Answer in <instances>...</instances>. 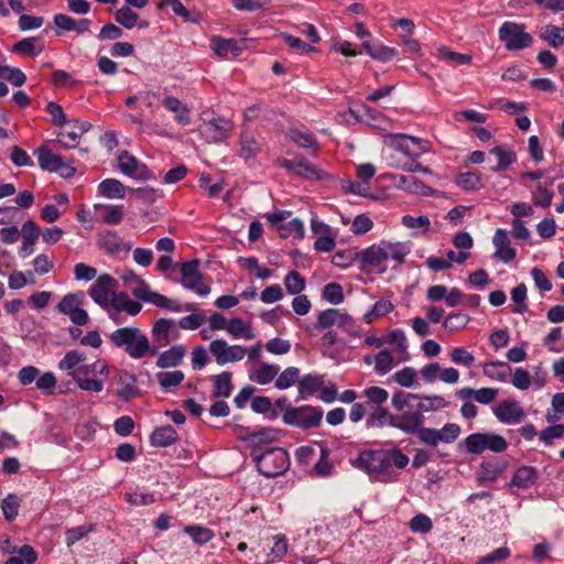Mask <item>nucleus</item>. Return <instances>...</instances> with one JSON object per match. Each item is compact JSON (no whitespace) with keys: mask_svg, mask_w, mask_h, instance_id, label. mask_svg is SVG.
<instances>
[{"mask_svg":"<svg viewBox=\"0 0 564 564\" xmlns=\"http://www.w3.org/2000/svg\"><path fill=\"white\" fill-rule=\"evenodd\" d=\"M456 397L462 401H470L475 400L476 402L480 404H490L492 403L498 395V389L496 388H480L478 390H475L469 387H465L462 389H458L455 392Z\"/></svg>","mask_w":564,"mask_h":564,"instance_id":"22","label":"nucleus"},{"mask_svg":"<svg viewBox=\"0 0 564 564\" xmlns=\"http://www.w3.org/2000/svg\"><path fill=\"white\" fill-rule=\"evenodd\" d=\"M110 306L116 312H126L131 316L138 315L142 308V305L139 302L131 300L130 296L124 292H116L110 303Z\"/></svg>","mask_w":564,"mask_h":564,"instance_id":"30","label":"nucleus"},{"mask_svg":"<svg viewBox=\"0 0 564 564\" xmlns=\"http://www.w3.org/2000/svg\"><path fill=\"white\" fill-rule=\"evenodd\" d=\"M341 311L337 308H328L318 314L317 328L326 329L333 326L338 327Z\"/></svg>","mask_w":564,"mask_h":564,"instance_id":"51","label":"nucleus"},{"mask_svg":"<svg viewBox=\"0 0 564 564\" xmlns=\"http://www.w3.org/2000/svg\"><path fill=\"white\" fill-rule=\"evenodd\" d=\"M359 260L368 273H382L386 271L388 260L387 247L373 245L359 253Z\"/></svg>","mask_w":564,"mask_h":564,"instance_id":"14","label":"nucleus"},{"mask_svg":"<svg viewBox=\"0 0 564 564\" xmlns=\"http://www.w3.org/2000/svg\"><path fill=\"white\" fill-rule=\"evenodd\" d=\"M367 398V408L382 406V403L388 399V392L379 387H370L365 390Z\"/></svg>","mask_w":564,"mask_h":564,"instance_id":"62","label":"nucleus"},{"mask_svg":"<svg viewBox=\"0 0 564 564\" xmlns=\"http://www.w3.org/2000/svg\"><path fill=\"white\" fill-rule=\"evenodd\" d=\"M94 208L102 210V220L108 225H118L124 217V208L121 205L96 204Z\"/></svg>","mask_w":564,"mask_h":564,"instance_id":"36","label":"nucleus"},{"mask_svg":"<svg viewBox=\"0 0 564 564\" xmlns=\"http://www.w3.org/2000/svg\"><path fill=\"white\" fill-rule=\"evenodd\" d=\"M491 412L498 422L505 425H518L525 419V411L516 399L501 400L491 406Z\"/></svg>","mask_w":564,"mask_h":564,"instance_id":"10","label":"nucleus"},{"mask_svg":"<svg viewBox=\"0 0 564 564\" xmlns=\"http://www.w3.org/2000/svg\"><path fill=\"white\" fill-rule=\"evenodd\" d=\"M284 285L290 294L297 295L305 289V280L297 271L293 270L285 275Z\"/></svg>","mask_w":564,"mask_h":564,"instance_id":"53","label":"nucleus"},{"mask_svg":"<svg viewBox=\"0 0 564 564\" xmlns=\"http://www.w3.org/2000/svg\"><path fill=\"white\" fill-rule=\"evenodd\" d=\"M540 37L553 48L564 46V28L547 24L544 26Z\"/></svg>","mask_w":564,"mask_h":564,"instance_id":"38","label":"nucleus"},{"mask_svg":"<svg viewBox=\"0 0 564 564\" xmlns=\"http://www.w3.org/2000/svg\"><path fill=\"white\" fill-rule=\"evenodd\" d=\"M394 29L395 35L401 40L405 51L409 53H419L421 50L420 43L412 37L415 31V23L408 18L397 19L391 25Z\"/></svg>","mask_w":564,"mask_h":564,"instance_id":"18","label":"nucleus"},{"mask_svg":"<svg viewBox=\"0 0 564 564\" xmlns=\"http://www.w3.org/2000/svg\"><path fill=\"white\" fill-rule=\"evenodd\" d=\"M455 183L460 188L475 192L484 187L482 180L479 174L475 172H462L456 176Z\"/></svg>","mask_w":564,"mask_h":564,"instance_id":"40","label":"nucleus"},{"mask_svg":"<svg viewBox=\"0 0 564 564\" xmlns=\"http://www.w3.org/2000/svg\"><path fill=\"white\" fill-rule=\"evenodd\" d=\"M227 332L234 338L253 339L256 334L249 324H246L241 318H232L228 322Z\"/></svg>","mask_w":564,"mask_h":564,"instance_id":"41","label":"nucleus"},{"mask_svg":"<svg viewBox=\"0 0 564 564\" xmlns=\"http://www.w3.org/2000/svg\"><path fill=\"white\" fill-rule=\"evenodd\" d=\"M34 154L37 158L39 165L44 171L53 172L58 164L62 156L55 154L47 147L43 145L35 150Z\"/></svg>","mask_w":564,"mask_h":564,"instance_id":"37","label":"nucleus"},{"mask_svg":"<svg viewBox=\"0 0 564 564\" xmlns=\"http://www.w3.org/2000/svg\"><path fill=\"white\" fill-rule=\"evenodd\" d=\"M117 281L109 274H101L90 286L88 293L96 304L108 308L116 294Z\"/></svg>","mask_w":564,"mask_h":564,"instance_id":"12","label":"nucleus"},{"mask_svg":"<svg viewBox=\"0 0 564 564\" xmlns=\"http://www.w3.org/2000/svg\"><path fill=\"white\" fill-rule=\"evenodd\" d=\"M185 355H186L185 346L174 345L158 356L155 365L158 368H161V369L177 367L178 365L182 364Z\"/></svg>","mask_w":564,"mask_h":564,"instance_id":"25","label":"nucleus"},{"mask_svg":"<svg viewBox=\"0 0 564 564\" xmlns=\"http://www.w3.org/2000/svg\"><path fill=\"white\" fill-rule=\"evenodd\" d=\"M422 423L423 419L417 411L404 412L395 416L390 415V426L398 427L405 433H417Z\"/></svg>","mask_w":564,"mask_h":564,"instance_id":"23","label":"nucleus"},{"mask_svg":"<svg viewBox=\"0 0 564 564\" xmlns=\"http://www.w3.org/2000/svg\"><path fill=\"white\" fill-rule=\"evenodd\" d=\"M511 299L517 304L512 310L513 313L523 314L528 310L525 304L527 300V286L524 283H520L511 291Z\"/></svg>","mask_w":564,"mask_h":564,"instance_id":"61","label":"nucleus"},{"mask_svg":"<svg viewBox=\"0 0 564 564\" xmlns=\"http://www.w3.org/2000/svg\"><path fill=\"white\" fill-rule=\"evenodd\" d=\"M214 395L215 397H229L232 390L231 373L224 371L214 377Z\"/></svg>","mask_w":564,"mask_h":564,"instance_id":"45","label":"nucleus"},{"mask_svg":"<svg viewBox=\"0 0 564 564\" xmlns=\"http://www.w3.org/2000/svg\"><path fill=\"white\" fill-rule=\"evenodd\" d=\"M449 359L453 364L469 368L475 362V356L464 347H455L449 351Z\"/></svg>","mask_w":564,"mask_h":564,"instance_id":"52","label":"nucleus"},{"mask_svg":"<svg viewBox=\"0 0 564 564\" xmlns=\"http://www.w3.org/2000/svg\"><path fill=\"white\" fill-rule=\"evenodd\" d=\"M482 371L486 377L499 382H508L511 376L509 364L499 360L482 364Z\"/></svg>","mask_w":564,"mask_h":564,"instance_id":"29","label":"nucleus"},{"mask_svg":"<svg viewBox=\"0 0 564 564\" xmlns=\"http://www.w3.org/2000/svg\"><path fill=\"white\" fill-rule=\"evenodd\" d=\"M492 243L495 246V252L492 254L495 259L503 263H509L516 258L517 250L511 247V240L506 229L498 228L496 230Z\"/></svg>","mask_w":564,"mask_h":564,"instance_id":"19","label":"nucleus"},{"mask_svg":"<svg viewBox=\"0 0 564 564\" xmlns=\"http://www.w3.org/2000/svg\"><path fill=\"white\" fill-rule=\"evenodd\" d=\"M401 224L408 229H412L415 234H426L431 229V220L425 215L417 217L404 215L401 219Z\"/></svg>","mask_w":564,"mask_h":564,"instance_id":"42","label":"nucleus"},{"mask_svg":"<svg viewBox=\"0 0 564 564\" xmlns=\"http://www.w3.org/2000/svg\"><path fill=\"white\" fill-rule=\"evenodd\" d=\"M118 167L121 173L132 178L148 180L151 176L147 165L138 161V159L128 151H122L118 155Z\"/></svg>","mask_w":564,"mask_h":564,"instance_id":"17","label":"nucleus"},{"mask_svg":"<svg viewBox=\"0 0 564 564\" xmlns=\"http://www.w3.org/2000/svg\"><path fill=\"white\" fill-rule=\"evenodd\" d=\"M469 317L463 313H451L443 322V327L449 333L458 332L467 326Z\"/></svg>","mask_w":564,"mask_h":564,"instance_id":"54","label":"nucleus"},{"mask_svg":"<svg viewBox=\"0 0 564 564\" xmlns=\"http://www.w3.org/2000/svg\"><path fill=\"white\" fill-rule=\"evenodd\" d=\"M99 193L107 198H123L126 196V186L116 178H107L98 186Z\"/></svg>","mask_w":564,"mask_h":564,"instance_id":"35","label":"nucleus"},{"mask_svg":"<svg viewBox=\"0 0 564 564\" xmlns=\"http://www.w3.org/2000/svg\"><path fill=\"white\" fill-rule=\"evenodd\" d=\"M209 350L218 365L237 362L245 358L247 348L241 345H228L224 339H215L209 345Z\"/></svg>","mask_w":564,"mask_h":564,"instance_id":"13","label":"nucleus"},{"mask_svg":"<svg viewBox=\"0 0 564 564\" xmlns=\"http://www.w3.org/2000/svg\"><path fill=\"white\" fill-rule=\"evenodd\" d=\"M323 417V410L317 406H286L283 411V421L286 424L295 425L301 429H311L319 425Z\"/></svg>","mask_w":564,"mask_h":564,"instance_id":"7","label":"nucleus"},{"mask_svg":"<svg viewBox=\"0 0 564 564\" xmlns=\"http://www.w3.org/2000/svg\"><path fill=\"white\" fill-rule=\"evenodd\" d=\"M0 78H4L18 87L22 86L26 80L25 74L20 68L8 65L0 66Z\"/></svg>","mask_w":564,"mask_h":564,"instance_id":"57","label":"nucleus"},{"mask_svg":"<svg viewBox=\"0 0 564 564\" xmlns=\"http://www.w3.org/2000/svg\"><path fill=\"white\" fill-rule=\"evenodd\" d=\"M184 532L187 533L197 544H205L214 538V532L202 525H186L184 528Z\"/></svg>","mask_w":564,"mask_h":564,"instance_id":"49","label":"nucleus"},{"mask_svg":"<svg viewBox=\"0 0 564 564\" xmlns=\"http://www.w3.org/2000/svg\"><path fill=\"white\" fill-rule=\"evenodd\" d=\"M265 217L282 238L302 239L304 237L305 229L302 220L299 218L288 220L291 217V212L275 210L267 214Z\"/></svg>","mask_w":564,"mask_h":564,"instance_id":"9","label":"nucleus"},{"mask_svg":"<svg viewBox=\"0 0 564 564\" xmlns=\"http://www.w3.org/2000/svg\"><path fill=\"white\" fill-rule=\"evenodd\" d=\"M289 551L288 539L284 534L279 533L273 536V546L271 547L268 558L269 563L281 561Z\"/></svg>","mask_w":564,"mask_h":564,"instance_id":"44","label":"nucleus"},{"mask_svg":"<svg viewBox=\"0 0 564 564\" xmlns=\"http://www.w3.org/2000/svg\"><path fill=\"white\" fill-rule=\"evenodd\" d=\"M138 394L139 389L137 388V377L129 371H120L118 375L117 395L123 401H129Z\"/></svg>","mask_w":564,"mask_h":564,"instance_id":"24","label":"nucleus"},{"mask_svg":"<svg viewBox=\"0 0 564 564\" xmlns=\"http://www.w3.org/2000/svg\"><path fill=\"white\" fill-rule=\"evenodd\" d=\"M508 381L520 391H525L532 386L530 372L522 367L516 368L513 372L511 371Z\"/></svg>","mask_w":564,"mask_h":564,"instance_id":"48","label":"nucleus"},{"mask_svg":"<svg viewBox=\"0 0 564 564\" xmlns=\"http://www.w3.org/2000/svg\"><path fill=\"white\" fill-rule=\"evenodd\" d=\"M181 336L177 324L171 318H160L152 326V338L161 347H165L172 340Z\"/></svg>","mask_w":564,"mask_h":564,"instance_id":"16","label":"nucleus"},{"mask_svg":"<svg viewBox=\"0 0 564 564\" xmlns=\"http://www.w3.org/2000/svg\"><path fill=\"white\" fill-rule=\"evenodd\" d=\"M539 476V470L535 467L522 465L514 470L509 486L518 490H528L536 484Z\"/></svg>","mask_w":564,"mask_h":564,"instance_id":"21","label":"nucleus"},{"mask_svg":"<svg viewBox=\"0 0 564 564\" xmlns=\"http://www.w3.org/2000/svg\"><path fill=\"white\" fill-rule=\"evenodd\" d=\"M401 153L406 156L404 163L397 162V165L402 166L403 170L409 172H422L431 174V170L421 165L414 159L421 156L429 151V142L414 138L408 134H392L390 133V151Z\"/></svg>","mask_w":564,"mask_h":564,"instance_id":"2","label":"nucleus"},{"mask_svg":"<svg viewBox=\"0 0 564 564\" xmlns=\"http://www.w3.org/2000/svg\"><path fill=\"white\" fill-rule=\"evenodd\" d=\"M162 104L169 109L171 110L172 112H174L175 115V120L183 124V126H186L191 122V117H189V111L187 109L186 106H184L182 104L181 100H178L177 98L175 97H166L163 99Z\"/></svg>","mask_w":564,"mask_h":564,"instance_id":"33","label":"nucleus"},{"mask_svg":"<svg viewBox=\"0 0 564 564\" xmlns=\"http://www.w3.org/2000/svg\"><path fill=\"white\" fill-rule=\"evenodd\" d=\"M438 58L449 62L454 65H465L471 62V57L466 54H460L448 50L446 46H440L437 48Z\"/></svg>","mask_w":564,"mask_h":564,"instance_id":"56","label":"nucleus"},{"mask_svg":"<svg viewBox=\"0 0 564 564\" xmlns=\"http://www.w3.org/2000/svg\"><path fill=\"white\" fill-rule=\"evenodd\" d=\"M499 40L508 51H519L529 47L533 39L525 32V26L511 21L503 22L498 31Z\"/></svg>","mask_w":564,"mask_h":564,"instance_id":"8","label":"nucleus"},{"mask_svg":"<svg viewBox=\"0 0 564 564\" xmlns=\"http://www.w3.org/2000/svg\"><path fill=\"white\" fill-rule=\"evenodd\" d=\"M409 527H410L411 531L414 533L425 534L432 530L433 523H432V520L430 519V517H427L426 514L420 513V514L414 516L410 520Z\"/></svg>","mask_w":564,"mask_h":564,"instance_id":"63","label":"nucleus"},{"mask_svg":"<svg viewBox=\"0 0 564 564\" xmlns=\"http://www.w3.org/2000/svg\"><path fill=\"white\" fill-rule=\"evenodd\" d=\"M185 376L181 370L163 371L156 373V380L162 389L167 390L182 383Z\"/></svg>","mask_w":564,"mask_h":564,"instance_id":"46","label":"nucleus"},{"mask_svg":"<svg viewBox=\"0 0 564 564\" xmlns=\"http://www.w3.org/2000/svg\"><path fill=\"white\" fill-rule=\"evenodd\" d=\"M234 124L226 118H214L199 127L200 134L208 142H223L230 135Z\"/></svg>","mask_w":564,"mask_h":564,"instance_id":"15","label":"nucleus"},{"mask_svg":"<svg viewBox=\"0 0 564 564\" xmlns=\"http://www.w3.org/2000/svg\"><path fill=\"white\" fill-rule=\"evenodd\" d=\"M392 404L398 409H402L404 405L415 408L421 414L445 409L448 405V402L442 395L435 394L420 398L416 394H404L400 392L393 394Z\"/></svg>","mask_w":564,"mask_h":564,"instance_id":"5","label":"nucleus"},{"mask_svg":"<svg viewBox=\"0 0 564 564\" xmlns=\"http://www.w3.org/2000/svg\"><path fill=\"white\" fill-rule=\"evenodd\" d=\"M98 243L109 254H116L121 251L127 252L132 248V243L124 241L117 232L105 234L99 238Z\"/></svg>","mask_w":564,"mask_h":564,"instance_id":"27","label":"nucleus"},{"mask_svg":"<svg viewBox=\"0 0 564 564\" xmlns=\"http://www.w3.org/2000/svg\"><path fill=\"white\" fill-rule=\"evenodd\" d=\"M177 438V433L172 426H162L153 431L151 443L154 446L165 447L173 444Z\"/></svg>","mask_w":564,"mask_h":564,"instance_id":"39","label":"nucleus"},{"mask_svg":"<svg viewBox=\"0 0 564 564\" xmlns=\"http://www.w3.org/2000/svg\"><path fill=\"white\" fill-rule=\"evenodd\" d=\"M210 48L221 58H232L238 56L241 52V47L237 40L217 36L210 40Z\"/></svg>","mask_w":564,"mask_h":564,"instance_id":"26","label":"nucleus"},{"mask_svg":"<svg viewBox=\"0 0 564 564\" xmlns=\"http://www.w3.org/2000/svg\"><path fill=\"white\" fill-rule=\"evenodd\" d=\"M408 339L401 329L390 330V369L393 364L406 361L409 359Z\"/></svg>","mask_w":564,"mask_h":564,"instance_id":"20","label":"nucleus"},{"mask_svg":"<svg viewBox=\"0 0 564 564\" xmlns=\"http://www.w3.org/2000/svg\"><path fill=\"white\" fill-rule=\"evenodd\" d=\"M54 24L62 31H75L82 34L89 31L90 21L88 19L75 20L67 14L58 13L54 17Z\"/></svg>","mask_w":564,"mask_h":564,"instance_id":"28","label":"nucleus"},{"mask_svg":"<svg viewBox=\"0 0 564 564\" xmlns=\"http://www.w3.org/2000/svg\"><path fill=\"white\" fill-rule=\"evenodd\" d=\"M564 414V392L555 393L551 401V410L545 417L549 423H556Z\"/></svg>","mask_w":564,"mask_h":564,"instance_id":"50","label":"nucleus"},{"mask_svg":"<svg viewBox=\"0 0 564 564\" xmlns=\"http://www.w3.org/2000/svg\"><path fill=\"white\" fill-rule=\"evenodd\" d=\"M20 508V499L15 495H9L1 501V509L7 520L17 518Z\"/></svg>","mask_w":564,"mask_h":564,"instance_id":"64","label":"nucleus"},{"mask_svg":"<svg viewBox=\"0 0 564 564\" xmlns=\"http://www.w3.org/2000/svg\"><path fill=\"white\" fill-rule=\"evenodd\" d=\"M198 260L186 261L181 265L182 284L200 296L209 294L210 288L204 283L203 275L198 270Z\"/></svg>","mask_w":564,"mask_h":564,"instance_id":"11","label":"nucleus"},{"mask_svg":"<svg viewBox=\"0 0 564 564\" xmlns=\"http://www.w3.org/2000/svg\"><path fill=\"white\" fill-rule=\"evenodd\" d=\"M295 175L307 180H321L323 177V172L305 159H299Z\"/></svg>","mask_w":564,"mask_h":564,"instance_id":"59","label":"nucleus"},{"mask_svg":"<svg viewBox=\"0 0 564 564\" xmlns=\"http://www.w3.org/2000/svg\"><path fill=\"white\" fill-rule=\"evenodd\" d=\"M463 445L469 454H481L485 451L499 454L508 448L507 440L494 432L473 433L464 440Z\"/></svg>","mask_w":564,"mask_h":564,"instance_id":"4","label":"nucleus"},{"mask_svg":"<svg viewBox=\"0 0 564 564\" xmlns=\"http://www.w3.org/2000/svg\"><path fill=\"white\" fill-rule=\"evenodd\" d=\"M417 372L412 367H404L393 375V380L404 388H412L416 381Z\"/></svg>","mask_w":564,"mask_h":564,"instance_id":"60","label":"nucleus"},{"mask_svg":"<svg viewBox=\"0 0 564 564\" xmlns=\"http://www.w3.org/2000/svg\"><path fill=\"white\" fill-rule=\"evenodd\" d=\"M110 340L116 347L123 348L132 359L158 355V347L150 344L148 336L139 327L118 328L110 334Z\"/></svg>","mask_w":564,"mask_h":564,"instance_id":"1","label":"nucleus"},{"mask_svg":"<svg viewBox=\"0 0 564 564\" xmlns=\"http://www.w3.org/2000/svg\"><path fill=\"white\" fill-rule=\"evenodd\" d=\"M355 466L365 470L372 480L386 481L388 477V451H362L360 452Z\"/></svg>","mask_w":564,"mask_h":564,"instance_id":"3","label":"nucleus"},{"mask_svg":"<svg viewBox=\"0 0 564 564\" xmlns=\"http://www.w3.org/2000/svg\"><path fill=\"white\" fill-rule=\"evenodd\" d=\"M367 427L377 429L383 427L387 422V411L382 406L367 408Z\"/></svg>","mask_w":564,"mask_h":564,"instance_id":"58","label":"nucleus"},{"mask_svg":"<svg viewBox=\"0 0 564 564\" xmlns=\"http://www.w3.org/2000/svg\"><path fill=\"white\" fill-rule=\"evenodd\" d=\"M85 360V355L78 350H69L59 360L57 367L59 370L74 371L77 366Z\"/></svg>","mask_w":564,"mask_h":564,"instance_id":"55","label":"nucleus"},{"mask_svg":"<svg viewBox=\"0 0 564 564\" xmlns=\"http://www.w3.org/2000/svg\"><path fill=\"white\" fill-rule=\"evenodd\" d=\"M258 470L265 477H275L289 467L288 453L280 447H273L262 454H253Z\"/></svg>","mask_w":564,"mask_h":564,"instance_id":"6","label":"nucleus"},{"mask_svg":"<svg viewBox=\"0 0 564 564\" xmlns=\"http://www.w3.org/2000/svg\"><path fill=\"white\" fill-rule=\"evenodd\" d=\"M324 379L321 376L306 375L299 379V398L304 400L322 389Z\"/></svg>","mask_w":564,"mask_h":564,"instance_id":"31","label":"nucleus"},{"mask_svg":"<svg viewBox=\"0 0 564 564\" xmlns=\"http://www.w3.org/2000/svg\"><path fill=\"white\" fill-rule=\"evenodd\" d=\"M279 370L280 368L276 365L262 362L250 379L259 384H268L276 377Z\"/></svg>","mask_w":564,"mask_h":564,"instance_id":"43","label":"nucleus"},{"mask_svg":"<svg viewBox=\"0 0 564 564\" xmlns=\"http://www.w3.org/2000/svg\"><path fill=\"white\" fill-rule=\"evenodd\" d=\"M490 153L498 159L497 165L491 167L494 172L505 171L514 163L517 159L514 152L506 145L495 147L490 150Z\"/></svg>","mask_w":564,"mask_h":564,"instance_id":"34","label":"nucleus"},{"mask_svg":"<svg viewBox=\"0 0 564 564\" xmlns=\"http://www.w3.org/2000/svg\"><path fill=\"white\" fill-rule=\"evenodd\" d=\"M85 303V294L83 292L69 293L62 297L56 306L58 313L70 315Z\"/></svg>","mask_w":564,"mask_h":564,"instance_id":"32","label":"nucleus"},{"mask_svg":"<svg viewBox=\"0 0 564 564\" xmlns=\"http://www.w3.org/2000/svg\"><path fill=\"white\" fill-rule=\"evenodd\" d=\"M300 379V370L296 367L285 368L275 380V388L286 390L291 388Z\"/></svg>","mask_w":564,"mask_h":564,"instance_id":"47","label":"nucleus"}]
</instances>
